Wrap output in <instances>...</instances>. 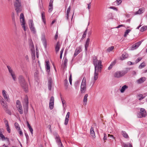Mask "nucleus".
Here are the masks:
<instances>
[{
    "label": "nucleus",
    "instance_id": "obj_1",
    "mask_svg": "<svg viewBox=\"0 0 147 147\" xmlns=\"http://www.w3.org/2000/svg\"><path fill=\"white\" fill-rule=\"evenodd\" d=\"M93 61L94 66V82L93 85L95 82L98 77V73L100 72L102 68V61L100 60H98L97 57L96 56H94L93 57Z\"/></svg>",
    "mask_w": 147,
    "mask_h": 147
},
{
    "label": "nucleus",
    "instance_id": "obj_2",
    "mask_svg": "<svg viewBox=\"0 0 147 147\" xmlns=\"http://www.w3.org/2000/svg\"><path fill=\"white\" fill-rule=\"evenodd\" d=\"M18 79L21 86L24 89L25 91L27 92L28 91V86L23 76L22 75L19 76Z\"/></svg>",
    "mask_w": 147,
    "mask_h": 147
},
{
    "label": "nucleus",
    "instance_id": "obj_3",
    "mask_svg": "<svg viewBox=\"0 0 147 147\" xmlns=\"http://www.w3.org/2000/svg\"><path fill=\"white\" fill-rule=\"evenodd\" d=\"M14 5L16 13H18L21 12L22 7L20 0H15L14 1Z\"/></svg>",
    "mask_w": 147,
    "mask_h": 147
},
{
    "label": "nucleus",
    "instance_id": "obj_4",
    "mask_svg": "<svg viewBox=\"0 0 147 147\" xmlns=\"http://www.w3.org/2000/svg\"><path fill=\"white\" fill-rule=\"evenodd\" d=\"M129 70V68H127L124 70L116 71L114 74V77L117 78L122 77L123 76L126 74L127 73Z\"/></svg>",
    "mask_w": 147,
    "mask_h": 147
},
{
    "label": "nucleus",
    "instance_id": "obj_5",
    "mask_svg": "<svg viewBox=\"0 0 147 147\" xmlns=\"http://www.w3.org/2000/svg\"><path fill=\"white\" fill-rule=\"evenodd\" d=\"M86 80L85 77H84L81 85L80 91L82 93H84L86 90Z\"/></svg>",
    "mask_w": 147,
    "mask_h": 147
},
{
    "label": "nucleus",
    "instance_id": "obj_6",
    "mask_svg": "<svg viewBox=\"0 0 147 147\" xmlns=\"http://www.w3.org/2000/svg\"><path fill=\"white\" fill-rule=\"evenodd\" d=\"M1 103L3 108L6 111H7V113L9 114L10 115L11 114V112L7 110V102L4 101V100L2 97H1Z\"/></svg>",
    "mask_w": 147,
    "mask_h": 147
},
{
    "label": "nucleus",
    "instance_id": "obj_7",
    "mask_svg": "<svg viewBox=\"0 0 147 147\" xmlns=\"http://www.w3.org/2000/svg\"><path fill=\"white\" fill-rule=\"evenodd\" d=\"M29 24L31 31L33 32L34 34H36V30L34 27L33 21L32 20H29Z\"/></svg>",
    "mask_w": 147,
    "mask_h": 147
},
{
    "label": "nucleus",
    "instance_id": "obj_8",
    "mask_svg": "<svg viewBox=\"0 0 147 147\" xmlns=\"http://www.w3.org/2000/svg\"><path fill=\"white\" fill-rule=\"evenodd\" d=\"M20 21L21 23H22V27L24 29V31H26V27L25 26V21L24 20V17L23 13H21L20 16Z\"/></svg>",
    "mask_w": 147,
    "mask_h": 147
},
{
    "label": "nucleus",
    "instance_id": "obj_9",
    "mask_svg": "<svg viewBox=\"0 0 147 147\" xmlns=\"http://www.w3.org/2000/svg\"><path fill=\"white\" fill-rule=\"evenodd\" d=\"M7 67L8 70L9 72L11 74L13 80L14 81H16V79L14 73L13 71L10 66L7 65Z\"/></svg>",
    "mask_w": 147,
    "mask_h": 147
},
{
    "label": "nucleus",
    "instance_id": "obj_10",
    "mask_svg": "<svg viewBox=\"0 0 147 147\" xmlns=\"http://www.w3.org/2000/svg\"><path fill=\"white\" fill-rule=\"evenodd\" d=\"M4 129H0V139L2 141L7 140L8 142H9V138L7 137H5L2 134V133L4 132Z\"/></svg>",
    "mask_w": 147,
    "mask_h": 147
},
{
    "label": "nucleus",
    "instance_id": "obj_11",
    "mask_svg": "<svg viewBox=\"0 0 147 147\" xmlns=\"http://www.w3.org/2000/svg\"><path fill=\"white\" fill-rule=\"evenodd\" d=\"M54 97L52 96L51 97L49 103V108L51 110H52L54 108Z\"/></svg>",
    "mask_w": 147,
    "mask_h": 147
},
{
    "label": "nucleus",
    "instance_id": "obj_12",
    "mask_svg": "<svg viewBox=\"0 0 147 147\" xmlns=\"http://www.w3.org/2000/svg\"><path fill=\"white\" fill-rule=\"evenodd\" d=\"M41 40L44 47L46 49L47 48V42L45 38V35L44 34H42Z\"/></svg>",
    "mask_w": 147,
    "mask_h": 147
},
{
    "label": "nucleus",
    "instance_id": "obj_13",
    "mask_svg": "<svg viewBox=\"0 0 147 147\" xmlns=\"http://www.w3.org/2000/svg\"><path fill=\"white\" fill-rule=\"evenodd\" d=\"M24 106H25L27 109L28 108V99L27 96H26L24 99L23 103Z\"/></svg>",
    "mask_w": 147,
    "mask_h": 147
},
{
    "label": "nucleus",
    "instance_id": "obj_14",
    "mask_svg": "<svg viewBox=\"0 0 147 147\" xmlns=\"http://www.w3.org/2000/svg\"><path fill=\"white\" fill-rule=\"evenodd\" d=\"M53 85V80L51 78H49L48 80V88L49 90H51L52 85Z\"/></svg>",
    "mask_w": 147,
    "mask_h": 147
},
{
    "label": "nucleus",
    "instance_id": "obj_15",
    "mask_svg": "<svg viewBox=\"0 0 147 147\" xmlns=\"http://www.w3.org/2000/svg\"><path fill=\"white\" fill-rule=\"evenodd\" d=\"M2 94L4 99L6 101H8L9 98L7 92L5 90H3L2 91Z\"/></svg>",
    "mask_w": 147,
    "mask_h": 147
},
{
    "label": "nucleus",
    "instance_id": "obj_16",
    "mask_svg": "<svg viewBox=\"0 0 147 147\" xmlns=\"http://www.w3.org/2000/svg\"><path fill=\"white\" fill-rule=\"evenodd\" d=\"M57 142L58 143V144L59 145V147H64L61 141L60 140L59 138V136L58 135H57L55 137Z\"/></svg>",
    "mask_w": 147,
    "mask_h": 147
},
{
    "label": "nucleus",
    "instance_id": "obj_17",
    "mask_svg": "<svg viewBox=\"0 0 147 147\" xmlns=\"http://www.w3.org/2000/svg\"><path fill=\"white\" fill-rule=\"evenodd\" d=\"M146 80V78L142 77L136 81V82L138 84H141L143 83Z\"/></svg>",
    "mask_w": 147,
    "mask_h": 147
},
{
    "label": "nucleus",
    "instance_id": "obj_18",
    "mask_svg": "<svg viewBox=\"0 0 147 147\" xmlns=\"http://www.w3.org/2000/svg\"><path fill=\"white\" fill-rule=\"evenodd\" d=\"M67 62L68 60L66 57L63 59V63L62 64V66H63V68H65L66 67Z\"/></svg>",
    "mask_w": 147,
    "mask_h": 147
},
{
    "label": "nucleus",
    "instance_id": "obj_19",
    "mask_svg": "<svg viewBox=\"0 0 147 147\" xmlns=\"http://www.w3.org/2000/svg\"><path fill=\"white\" fill-rule=\"evenodd\" d=\"M81 51V48L80 47H77L75 50V53L74 54V56L76 57V56Z\"/></svg>",
    "mask_w": 147,
    "mask_h": 147
},
{
    "label": "nucleus",
    "instance_id": "obj_20",
    "mask_svg": "<svg viewBox=\"0 0 147 147\" xmlns=\"http://www.w3.org/2000/svg\"><path fill=\"white\" fill-rule=\"evenodd\" d=\"M69 116L70 113L69 112H68L66 115L65 121L64 124L65 125H67L68 123L69 118Z\"/></svg>",
    "mask_w": 147,
    "mask_h": 147
},
{
    "label": "nucleus",
    "instance_id": "obj_21",
    "mask_svg": "<svg viewBox=\"0 0 147 147\" xmlns=\"http://www.w3.org/2000/svg\"><path fill=\"white\" fill-rule=\"evenodd\" d=\"M128 57V55L125 53H122L121 56L119 57V59L121 60H123L127 58Z\"/></svg>",
    "mask_w": 147,
    "mask_h": 147
},
{
    "label": "nucleus",
    "instance_id": "obj_22",
    "mask_svg": "<svg viewBox=\"0 0 147 147\" xmlns=\"http://www.w3.org/2000/svg\"><path fill=\"white\" fill-rule=\"evenodd\" d=\"M140 113L141 114V116L142 117H145L146 115V112L144 109L141 108Z\"/></svg>",
    "mask_w": 147,
    "mask_h": 147
},
{
    "label": "nucleus",
    "instance_id": "obj_23",
    "mask_svg": "<svg viewBox=\"0 0 147 147\" xmlns=\"http://www.w3.org/2000/svg\"><path fill=\"white\" fill-rule=\"evenodd\" d=\"M49 61H46L45 62V67L47 72H49L50 70V67Z\"/></svg>",
    "mask_w": 147,
    "mask_h": 147
},
{
    "label": "nucleus",
    "instance_id": "obj_24",
    "mask_svg": "<svg viewBox=\"0 0 147 147\" xmlns=\"http://www.w3.org/2000/svg\"><path fill=\"white\" fill-rule=\"evenodd\" d=\"M90 41V39L89 38H88L86 41V44L85 45V50L86 51L87 50V48L88 47L89 42Z\"/></svg>",
    "mask_w": 147,
    "mask_h": 147
},
{
    "label": "nucleus",
    "instance_id": "obj_25",
    "mask_svg": "<svg viewBox=\"0 0 147 147\" xmlns=\"http://www.w3.org/2000/svg\"><path fill=\"white\" fill-rule=\"evenodd\" d=\"M16 106L17 109L19 108H21L22 107L21 102L18 100H17L16 101Z\"/></svg>",
    "mask_w": 147,
    "mask_h": 147
},
{
    "label": "nucleus",
    "instance_id": "obj_26",
    "mask_svg": "<svg viewBox=\"0 0 147 147\" xmlns=\"http://www.w3.org/2000/svg\"><path fill=\"white\" fill-rule=\"evenodd\" d=\"M90 133L91 136L93 138H95L96 137L94 131L93 127H91L90 129Z\"/></svg>",
    "mask_w": 147,
    "mask_h": 147
},
{
    "label": "nucleus",
    "instance_id": "obj_27",
    "mask_svg": "<svg viewBox=\"0 0 147 147\" xmlns=\"http://www.w3.org/2000/svg\"><path fill=\"white\" fill-rule=\"evenodd\" d=\"M60 48V44L59 42L58 41L55 46V50L56 53H57L59 50Z\"/></svg>",
    "mask_w": 147,
    "mask_h": 147
},
{
    "label": "nucleus",
    "instance_id": "obj_28",
    "mask_svg": "<svg viewBox=\"0 0 147 147\" xmlns=\"http://www.w3.org/2000/svg\"><path fill=\"white\" fill-rule=\"evenodd\" d=\"M128 88L127 86L126 85H125L123 86L121 89L120 90V92L121 93H123L125 91L126 89H127Z\"/></svg>",
    "mask_w": 147,
    "mask_h": 147
},
{
    "label": "nucleus",
    "instance_id": "obj_29",
    "mask_svg": "<svg viewBox=\"0 0 147 147\" xmlns=\"http://www.w3.org/2000/svg\"><path fill=\"white\" fill-rule=\"evenodd\" d=\"M27 126L29 129V130L31 132V134L32 135L33 134V129L32 127H31L30 125V124H29V122L28 121H27Z\"/></svg>",
    "mask_w": 147,
    "mask_h": 147
},
{
    "label": "nucleus",
    "instance_id": "obj_30",
    "mask_svg": "<svg viewBox=\"0 0 147 147\" xmlns=\"http://www.w3.org/2000/svg\"><path fill=\"white\" fill-rule=\"evenodd\" d=\"M116 61L115 60H114L111 63L110 66L108 68V70H110L112 68L113 66H114L116 63Z\"/></svg>",
    "mask_w": 147,
    "mask_h": 147
},
{
    "label": "nucleus",
    "instance_id": "obj_31",
    "mask_svg": "<svg viewBox=\"0 0 147 147\" xmlns=\"http://www.w3.org/2000/svg\"><path fill=\"white\" fill-rule=\"evenodd\" d=\"M123 136L125 138H129V137L127 134L126 133V132L124 131H122L121 132Z\"/></svg>",
    "mask_w": 147,
    "mask_h": 147
},
{
    "label": "nucleus",
    "instance_id": "obj_32",
    "mask_svg": "<svg viewBox=\"0 0 147 147\" xmlns=\"http://www.w3.org/2000/svg\"><path fill=\"white\" fill-rule=\"evenodd\" d=\"M61 99L63 104V110L65 111V107H66V106L65 105V107L64 105H66V102L65 100H64L61 97Z\"/></svg>",
    "mask_w": 147,
    "mask_h": 147
},
{
    "label": "nucleus",
    "instance_id": "obj_33",
    "mask_svg": "<svg viewBox=\"0 0 147 147\" xmlns=\"http://www.w3.org/2000/svg\"><path fill=\"white\" fill-rule=\"evenodd\" d=\"M41 16L42 20L45 23V13L44 11H42L41 12Z\"/></svg>",
    "mask_w": 147,
    "mask_h": 147
},
{
    "label": "nucleus",
    "instance_id": "obj_34",
    "mask_svg": "<svg viewBox=\"0 0 147 147\" xmlns=\"http://www.w3.org/2000/svg\"><path fill=\"white\" fill-rule=\"evenodd\" d=\"M144 9L143 8L140 9L138 11L136 12V14H140L142 13L143 12Z\"/></svg>",
    "mask_w": 147,
    "mask_h": 147
},
{
    "label": "nucleus",
    "instance_id": "obj_35",
    "mask_svg": "<svg viewBox=\"0 0 147 147\" xmlns=\"http://www.w3.org/2000/svg\"><path fill=\"white\" fill-rule=\"evenodd\" d=\"M147 29V26H144L140 28V30L142 32H143Z\"/></svg>",
    "mask_w": 147,
    "mask_h": 147
},
{
    "label": "nucleus",
    "instance_id": "obj_36",
    "mask_svg": "<svg viewBox=\"0 0 147 147\" xmlns=\"http://www.w3.org/2000/svg\"><path fill=\"white\" fill-rule=\"evenodd\" d=\"M53 5H49L48 11L49 12H51L53 10Z\"/></svg>",
    "mask_w": 147,
    "mask_h": 147
},
{
    "label": "nucleus",
    "instance_id": "obj_37",
    "mask_svg": "<svg viewBox=\"0 0 147 147\" xmlns=\"http://www.w3.org/2000/svg\"><path fill=\"white\" fill-rule=\"evenodd\" d=\"M88 96V94H86L84 96L83 99V102H87Z\"/></svg>",
    "mask_w": 147,
    "mask_h": 147
},
{
    "label": "nucleus",
    "instance_id": "obj_38",
    "mask_svg": "<svg viewBox=\"0 0 147 147\" xmlns=\"http://www.w3.org/2000/svg\"><path fill=\"white\" fill-rule=\"evenodd\" d=\"M15 126V128L18 130V131H19V130H20V127H19V125L16 122L14 124Z\"/></svg>",
    "mask_w": 147,
    "mask_h": 147
},
{
    "label": "nucleus",
    "instance_id": "obj_39",
    "mask_svg": "<svg viewBox=\"0 0 147 147\" xmlns=\"http://www.w3.org/2000/svg\"><path fill=\"white\" fill-rule=\"evenodd\" d=\"M145 63H141L139 66V68L140 69H142L143 67H144L145 66Z\"/></svg>",
    "mask_w": 147,
    "mask_h": 147
},
{
    "label": "nucleus",
    "instance_id": "obj_40",
    "mask_svg": "<svg viewBox=\"0 0 147 147\" xmlns=\"http://www.w3.org/2000/svg\"><path fill=\"white\" fill-rule=\"evenodd\" d=\"M122 0H117L115 2L116 4L118 5L120 4L122 2Z\"/></svg>",
    "mask_w": 147,
    "mask_h": 147
},
{
    "label": "nucleus",
    "instance_id": "obj_41",
    "mask_svg": "<svg viewBox=\"0 0 147 147\" xmlns=\"http://www.w3.org/2000/svg\"><path fill=\"white\" fill-rule=\"evenodd\" d=\"M19 112V113L20 114H22L23 113V111L22 110V107L21 108H19L18 109H17Z\"/></svg>",
    "mask_w": 147,
    "mask_h": 147
},
{
    "label": "nucleus",
    "instance_id": "obj_42",
    "mask_svg": "<svg viewBox=\"0 0 147 147\" xmlns=\"http://www.w3.org/2000/svg\"><path fill=\"white\" fill-rule=\"evenodd\" d=\"M114 49V47L111 46L109 47L107 49V51H108L109 52L111 51H112Z\"/></svg>",
    "mask_w": 147,
    "mask_h": 147
},
{
    "label": "nucleus",
    "instance_id": "obj_43",
    "mask_svg": "<svg viewBox=\"0 0 147 147\" xmlns=\"http://www.w3.org/2000/svg\"><path fill=\"white\" fill-rule=\"evenodd\" d=\"M142 41H140L137 43H135V44H134L135 45H136L137 46V47H138L141 44L142 42Z\"/></svg>",
    "mask_w": 147,
    "mask_h": 147
},
{
    "label": "nucleus",
    "instance_id": "obj_44",
    "mask_svg": "<svg viewBox=\"0 0 147 147\" xmlns=\"http://www.w3.org/2000/svg\"><path fill=\"white\" fill-rule=\"evenodd\" d=\"M124 147H132V146L131 144H130V143H129L127 144H125L124 145Z\"/></svg>",
    "mask_w": 147,
    "mask_h": 147
},
{
    "label": "nucleus",
    "instance_id": "obj_45",
    "mask_svg": "<svg viewBox=\"0 0 147 147\" xmlns=\"http://www.w3.org/2000/svg\"><path fill=\"white\" fill-rule=\"evenodd\" d=\"M7 127V130L9 133H10L11 132V129L10 128V127L9 126V125H8V126H5Z\"/></svg>",
    "mask_w": 147,
    "mask_h": 147
},
{
    "label": "nucleus",
    "instance_id": "obj_46",
    "mask_svg": "<svg viewBox=\"0 0 147 147\" xmlns=\"http://www.w3.org/2000/svg\"><path fill=\"white\" fill-rule=\"evenodd\" d=\"M4 122L5 124V126H8L9 125L8 121L5 119H4Z\"/></svg>",
    "mask_w": 147,
    "mask_h": 147
},
{
    "label": "nucleus",
    "instance_id": "obj_47",
    "mask_svg": "<svg viewBox=\"0 0 147 147\" xmlns=\"http://www.w3.org/2000/svg\"><path fill=\"white\" fill-rule=\"evenodd\" d=\"M138 47L136 45H135V44L133 45H132V50H134L135 49H136Z\"/></svg>",
    "mask_w": 147,
    "mask_h": 147
},
{
    "label": "nucleus",
    "instance_id": "obj_48",
    "mask_svg": "<svg viewBox=\"0 0 147 147\" xmlns=\"http://www.w3.org/2000/svg\"><path fill=\"white\" fill-rule=\"evenodd\" d=\"M25 134L26 138L27 141L29 139V137L28 136V134L27 133H25Z\"/></svg>",
    "mask_w": 147,
    "mask_h": 147
},
{
    "label": "nucleus",
    "instance_id": "obj_49",
    "mask_svg": "<svg viewBox=\"0 0 147 147\" xmlns=\"http://www.w3.org/2000/svg\"><path fill=\"white\" fill-rule=\"evenodd\" d=\"M142 59V58L140 57L138 58L137 59H136V63H137L138 62H139Z\"/></svg>",
    "mask_w": 147,
    "mask_h": 147
},
{
    "label": "nucleus",
    "instance_id": "obj_50",
    "mask_svg": "<svg viewBox=\"0 0 147 147\" xmlns=\"http://www.w3.org/2000/svg\"><path fill=\"white\" fill-rule=\"evenodd\" d=\"M139 96L140 97V98L139 99V100H142L144 98V97L143 96L142 94L140 95Z\"/></svg>",
    "mask_w": 147,
    "mask_h": 147
},
{
    "label": "nucleus",
    "instance_id": "obj_51",
    "mask_svg": "<svg viewBox=\"0 0 147 147\" xmlns=\"http://www.w3.org/2000/svg\"><path fill=\"white\" fill-rule=\"evenodd\" d=\"M71 9V7L70 6H69L68 9H67V13H69L70 10Z\"/></svg>",
    "mask_w": 147,
    "mask_h": 147
},
{
    "label": "nucleus",
    "instance_id": "obj_52",
    "mask_svg": "<svg viewBox=\"0 0 147 147\" xmlns=\"http://www.w3.org/2000/svg\"><path fill=\"white\" fill-rule=\"evenodd\" d=\"M107 136L106 134L105 133L104 134V138L103 140H107Z\"/></svg>",
    "mask_w": 147,
    "mask_h": 147
},
{
    "label": "nucleus",
    "instance_id": "obj_53",
    "mask_svg": "<svg viewBox=\"0 0 147 147\" xmlns=\"http://www.w3.org/2000/svg\"><path fill=\"white\" fill-rule=\"evenodd\" d=\"M110 9H113L114 10H116L117 11V8L115 7H113V6L110 7Z\"/></svg>",
    "mask_w": 147,
    "mask_h": 147
},
{
    "label": "nucleus",
    "instance_id": "obj_54",
    "mask_svg": "<svg viewBox=\"0 0 147 147\" xmlns=\"http://www.w3.org/2000/svg\"><path fill=\"white\" fill-rule=\"evenodd\" d=\"M137 116L138 118H141L142 117L141 116V114L140 113H138L137 114Z\"/></svg>",
    "mask_w": 147,
    "mask_h": 147
},
{
    "label": "nucleus",
    "instance_id": "obj_55",
    "mask_svg": "<svg viewBox=\"0 0 147 147\" xmlns=\"http://www.w3.org/2000/svg\"><path fill=\"white\" fill-rule=\"evenodd\" d=\"M131 30L129 29H127V30L125 32V33L126 34H128L129 33V32Z\"/></svg>",
    "mask_w": 147,
    "mask_h": 147
},
{
    "label": "nucleus",
    "instance_id": "obj_56",
    "mask_svg": "<svg viewBox=\"0 0 147 147\" xmlns=\"http://www.w3.org/2000/svg\"><path fill=\"white\" fill-rule=\"evenodd\" d=\"M124 27L125 26V25H123V24H121V25H119L118 26H117V27H116V28H119L120 27Z\"/></svg>",
    "mask_w": 147,
    "mask_h": 147
},
{
    "label": "nucleus",
    "instance_id": "obj_57",
    "mask_svg": "<svg viewBox=\"0 0 147 147\" xmlns=\"http://www.w3.org/2000/svg\"><path fill=\"white\" fill-rule=\"evenodd\" d=\"M53 0H50L49 3V5H53Z\"/></svg>",
    "mask_w": 147,
    "mask_h": 147
},
{
    "label": "nucleus",
    "instance_id": "obj_58",
    "mask_svg": "<svg viewBox=\"0 0 147 147\" xmlns=\"http://www.w3.org/2000/svg\"><path fill=\"white\" fill-rule=\"evenodd\" d=\"M86 33H84L82 36V38L84 39V38H85L86 37Z\"/></svg>",
    "mask_w": 147,
    "mask_h": 147
},
{
    "label": "nucleus",
    "instance_id": "obj_59",
    "mask_svg": "<svg viewBox=\"0 0 147 147\" xmlns=\"http://www.w3.org/2000/svg\"><path fill=\"white\" fill-rule=\"evenodd\" d=\"M19 132V133L20 134V135H23V133L21 130H20H20H19V131H18Z\"/></svg>",
    "mask_w": 147,
    "mask_h": 147
},
{
    "label": "nucleus",
    "instance_id": "obj_60",
    "mask_svg": "<svg viewBox=\"0 0 147 147\" xmlns=\"http://www.w3.org/2000/svg\"><path fill=\"white\" fill-rule=\"evenodd\" d=\"M28 110V109H27L24 106V111L25 113H27Z\"/></svg>",
    "mask_w": 147,
    "mask_h": 147
},
{
    "label": "nucleus",
    "instance_id": "obj_61",
    "mask_svg": "<svg viewBox=\"0 0 147 147\" xmlns=\"http://www.w3.org/2000/svg\"><path fill=\"white\" fill-rule=\"evenodd\" d=\"M65 83H66V84H65V85H66V89H67V83H68V82L67 80H65Z\"/></svg>",
    "mask_w": 147,
    "mask_h": 147
},
{
    "label": "nucleus",
    "instance_id": "obj_62",
    "mask_svg": "<svg viewBox=\"0 0 147 147\" xmlns=\"http://www.w3.org/2000/svg\"><path fill=\"white\" fill-rule=\"evenodd\" d=\"M91 2H90L88 4V9H89L91 7Z\"/></svg>",
    "mask_w": 147,
    "mask_h": 147
},
{
    "label": "nucleus",
    "instance_id": "obj_63",
    "mask_svg": "<svg viewBox=\"0 0 147 147\" xmlns=\"http://www.w3.org/2000/svg\"><path fill=\"white\" fill-rule=\"evenodd\" d=\"M108 136L109 137H110L111 138H113V139H114L115 138L112 135H111L109 134H108Z\"/></svg>",
    "mask_w": 147,
    "mask_h": 147
},
{
    "label": "nucleus",
    "instance_id": "obj_64",
    "mask_svg": "<svg viewBox=\"0 0 147 147\" xmlns=\"http://www.w3.org/2000/svg\"><path fill=\"white\" fill-rule=\"evenodd\" d=\"M69 13H67L66 16V19L67 20H68L69 18Z\"/></svg>",
    "mask_w": 147,
    "mask_h": 147
}]
</instances>
